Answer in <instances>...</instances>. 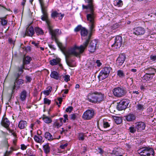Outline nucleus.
I'll return each instance as SVG.
<instances>
[{"instance_id": "nucleus-1", "label": "nucleus", "mask_w": 156, "mask_h": 156, "mask_svg": "<svg viewBox=\"0 0 156 156\" xmlns=\"http://www.w3.org/2000/svg\"><path fill=\"white\" fill-rule=\"evenodd\" d=\"M91 35L90 34H89L88 38L86 39L85 42L83 44V45H80V47L75 46L63 52V54L65 56L66 63L70 67H73L72 64L73 60H68V59L72 56H77L83 52L84 50L87 46Z\"/></svg>"}, {"instance_id": "nucleus-2", "label": "nucleus", "mask_w": 156, "mask_h": 156, "mask_svg": "<svg viewBox=\"0 0 156 156\" xmlns=\"http://www.w3.org/2000/svg\"><path fill=\"white\" fill-rule=\"evenodd\" d=\"M85 2L88 3L87 5H82L83 9H86L87 12H89L87 15V18L88 21L89 26L90 34H92L93 32L95 30L94 29L95 26V16L94 13V0H84Z\"/></svg>"}, {"instance_id": "nucleus-3", "label": "nucleus", "mask_w": 156, "mask_h": 156, "mask_svg": "<svg viewBox=\"0 0 156 156\" xmlns=\"http://www.w3.org/2000/svg\"><path fill=\"white\" fill-rule=\"evenodd\" d=\"M87 99L92 103H99L103 100L104 96L101 93L95 92L90 93L87 96Z\"/></svg>"}, {"instance_id": "nucleus-4", "label": "nucleus", "mask_w": 156, "mask_h": 156, "mask_svg": "<svg viewBox=\"0 0 156 156\" xmlns=\"http://www.w3.org/2000/svg\"><path fill=\"white\" fill-rule=\"evenodd\" d=\"M46 16L45 15H42L41 16V19L43 21H45L47 23L48 28L49 32L51 34L52 39L56 40V35L57 34H61V31L59 32V30L58 29H56L53 30L52 27L51 26L50 23V22L48 18L47 13L46 14Z\"/></svg>"}, {"instance_id": "nucleus-5", "label": "nucleus", "mask_w": 156, "mask_h": 156, "mask_svg": "<svg viewBox=\"0 0 156 156\" xmlns=\"http://www.w3.org/2000/svg\"><path fill=\"white\" fill-rule=\"evenodd\" d=\"M112 92L114 96L118 98L124 96L127 93L126 88L122 86L115 87L112 90Z\"/></svg>"}, {"instance_id": "nucleus-6", "label": "nucleus", "mask_w": 156, "mask_h": 156, "mask_svg": "<svg viewBox=\"0 0 156 156\" xmlns=\"http://www.w3.org/2000/svg\"><path fill=\"white\" fill-rule=\"evenodd\" d=\"M138 153L141 156H154V149L149 147H143L137 151Z\"/></svg>"}, {"instance_id": "nucleus-7", "label": "nucleus", "mask_w": 156, "mask_h": 156, "mask_svg": "<svg viewBox=\"0 0 156 156\" xmlns=\"http://www.w3.org/2000/svg\"><path fill=\"white\" fill-rule=\"evenodd\" d=\"M95 111L92 109L87 110L83 113L82 118L85 120H89L94 117L95 115Z\"/></svg>"}, {"instance_id": "nucleus-8", "label": "nucleus", "mask_w": 156, "mask_h": 156, "mask_svg": "<svg viewBox=\"0 0 156 156\" xmlns=\"http://www.w3.org/2000/svg\"><path fill=\"white\" fill-rule=\"evenodd\" d=\"M129 101L128 99L122 100L117 105V109L119 111H122L126 108L129 104Z\"/></svg>"}, {"instance_id": "nucleus-9", "label": "nucleus", "mask_w": 156, "mask_h": 156, "mask_svg": "<svg viewBox=\"0 0 156 156\" xmlns=\"http://www.w3.org/2000/svg\"><path fill=\"white\" fill-rule=\"evenodd\" d=\"M122 44V37L118 36L115 37L114 43L112 45V47H114L117 48L120 47Z\"/></svg>"}, {"instance_id": "nucleus-10", "label": "nucleus", "mask_w": 156, "mask_h": 156, "mask_svg": "<svg viewBox=\"0 0 156 156\" xmlns=\"http://www.w3.org/2000/svg\"><path fill=\"white\" fill-rule=\"evenodd\" d=\"M24 83V80L21 79H16L14 83V85L12 88V94H13L15 91L16 87L18 88L20 87V86Z\"/></svg>"}, {"instance_id": "nucleus-11", "label": "nucleus", "mask_w": 156, "mask_h": 156, "mask_svg": "<svg viewBox=\"0 0 156 156\" xmlns=\"http://www.w3.org/2000/svg\"><path fill=\"white\" fill-rule=\"evenodd\" d=\"M145 32V29L141 27H135L133 29V34L137 36L143 35Z\"/></svg>"}, {"instance_id": "nucleus-12", "label": "nucleus", "mask_w": 156, "mask_h": 156, "mask_svg": "<svg viewBox=\"0 0 156 156\" xmlns=\"http://www.w3.org/2000/svg\"><path fill=\"white\" fill-rule=\"evenodd\" d=\"M135 126L137 131H141L145 129L146 125L144 123L142 122H137L134 123Z\"/></svg>"}, {"instance_id": "nucleus-13", "label": "nucleus", "mask_w": 156, "mask_h": 156, "mask_svg": "<svg viewBox=\"0 0 156 156\" xmlns=\"http://www.w3.org/2000/svg\"><path fill=\"white\" fill-rule=\"evenodd\" d=\"M126 58L125 54L120 55L116 61V64L118 66H121L124 63Z\"/></svg>"}, {"instance_id": "nucleus-14", "label": "nucleus", "mask_w": 156, "mask_h": 156, "mask_svg": "<svg viewBox=\"0 0 156 156\" xmlns=\"http://www.w3.org/2000/svg\"><path fill=\"white\" fill-rule=\"evenodd\" d=\"M97 43V42L96 40H92L90 42L88 47L90 52L93 53L95 51Z\"/></svg>"}, {"instance_id": "nucleus-15", "label": "nucleus", "mask_w": 156, "mask_h": 156, "mask_svg": "<svg viewBox=\"0 0 156 156\" xmlns=\"http://www.w3.org/2000/svg\"><path fill=\"white\" fill-rule=\"evenodd\" d=\"M28 94L27 91L23 90L19 94V98L21 101H25L26 99Z\"/></svg>"}, {"instance_id": "nucleus-16", "label": "nucleus", "mask_w": 156, "mask_h": 156, "mask_svg": "<svg viewBox=\"0 0 156 156\" xmlns=\"http://www.w3.org/2000/svg\"><path fill=\"white\" fill-rule=\"evenodd\" d=\"M2 125L7 129L8 130L9 128V126L10 124L9 121L6 118H2L1 122Z\"/></svg>"}, {"instance_id": "nucleus-17", "label": "nucleus", "mask_w": 156, "mask_h": 156, "mask_svg": "<svg viewBox=\"0 0 156 156\" xmlns=\"http://www.w3.org/2000/svg\"><path fill=\"white\" fill-rule=\"evenodd\" d=\"M39 3L40 4L42 12L43 14V15H45V16H46V14L47 13L45 9L44 8V0H38ZM34 0H29L30 2L32 4V2Z\"/></svg>"}, {"instance_id": "nucleus-18", "label": "nucleus", "mask_w": 156, "mask_h": 156, "mask_svg": "<svg viewBox=\"0 0 156 156\" xmlns=\"http://www.w3.org/2000/svg\"><path fill=\"white\" fill-rule=\"evenodd\" d=\"M64 14H62L61 13H58L56 11H54L52 12L51 14V16L54 19L55 17L58 18L59 20H61L64 16Z\"/></svg>"}, {"instance_id": "nucleus-19", "label": "nucleus", "mask_w": 156, "mask_h": 156, "mask_svg": "<svg viewBox=\"0 0 156 156\" xmlns=\"http://www.w3.org/2000/svg\"><path fill=\"white\" fill-rule=\"evenodd\" d=\"M34 32L33 27L31 26L27 28L25 34L29 36H32L34 34Z\"/></svg>"}, {"instance_id": "nucleus-20", "label": "nucleus", "mask_w": 156, "mask_h": 156, "mask_svg": "<svg viewBox=\"0 0 156 156\" xmlns=\"http://www.w3.org/2000/svg\"><path fill=\"white\" fill-rule=\"evenodd\" d=\"M37 134L38 135H35L34 137V139L35 141L38 143H41L44 141H43V138L42 136H41L40 135L41 134V133H39V132L38 131L37 132Z\"/></svg>"}, {"instance_id": "nucleus-21", "label": "nucleus", "mask_w": 156, "mask_h": 156, "mask_svg": "<svg viewBox=\"0 0 156 156\" xmlns=\"http://www.w3.org/2000/svg\"><path fill=\"white\" fill-rule=\"evenodd\" d=\"M18 127L20 129H23L26 128L27 126V122L24 120H21L19 122L18 124Z\"/></svg>"}, {"instance_id": "nucleus-22", "label": "nucleus", "mask_w": 156, "mask_h": 156, "mask_svg": "<svg viewBox=\"0 0 156 156\" xmlns=\"http://www.w3.org/2000/svg\"><path fill=\"white\" fill-rule=\"evenodd\" d=\"M44 153L46 154H48L51 151V147L48 143L46 144L43 147Z\"/></svg>"}, {"instance_id": "nucleus-23", "label": "nucleus", "mask_w": 156, "mask_h": 156, "mask_svg": "<svg viewBox=\"0 0 156 156\" xmlns=\"http://www.w3.org/2000/svg\"><path fill=\"white\" fill-rule=\"evenodd\" d=\"M108 75L101 71L98 76V77L99 80H102L107 77Z\"/></svg>"}, {"instance_id": "nucleus-24", "label": "nucleus", "mask_w": 156, "mask_h": 156, "mask_svg": "<svg viewBox=\"0 0 156 156\" xmlns=\"http://www.w3.org/2000/svg\"><path fill=\"white\" fill-rule=\"evenodd\" d=\"M125 117L126 120L128 121H132L136 119L135 116L132 114H129L126 116Z\"/></svg>"}, {"instance_id": "nucleus-25", "label": "nucleus", "mask_w": 156, "mask_h": 156, "mask_svg": "<svg viewBox=\"0 0 156 156\" xmlns=\"http://www.w3.org/2000/svg\"><path fill=\"white\" fill-rule=\"evenodd\" d=\"M42 118L44 122L46 123H50L52 122L51 119L50 118L46 116L45 115H43Z\"/></svg>"}, {"instance_id": "nucleus-26", "label": "nucleus", "mask_w": 156, "mask_h": 156, "mask_svg": "<svg viewBox=\"0 0 156 156\" xmlns=\"http://www.w3.org/2000/svg\"><path fill=\"white\" fill-rule=\"evenodd\" d=\"M51 77L56 80H58L59 78V75L58 73L56 71H54L51 73L50 75Z\"/></svg>"}, {"instance_id": "nucleus-27", "label": "nucleus", "mask_w": 156, "mask_h": 156, "mask_svg": "<svg viewBox=\"0 0 156 156\" xmlns=\"http://www.w3.org/2000/svg\"><path fill=\"white\" fill-rule=\"evenodd\" d=\"M44 137L49 141H51L54 140V138L51 133L49 132H46L44 134Z\"/></svg>"}, {"instance_id": "nucleus-28", "label": "nucleus", "mask_w": 156, "mask_h": 156, "mask_svg": "<svg viewBox=\"0 0 156 156\" xmlns=\"http://www.w3.org/2000/svg\"><path fill=\"white\" fill-rule=\"evenodd\" d=\"M61 61V59L59 58L53 59L50 61V64L52 66L58 64Z\"/></svg>"}, {"instance_id": "nucleus-29", "label": "nucleus", "mask_w": 156, "mask_h": 156, "mask_svg": "<svg viewBox=\"0 0 156 156\" xmlns=\"http://www.w3.org/2000/svg\"><path fill=\"white\" fill-rule=\"evenodd\" d=\"M31 60V58L29 56H27L23 59V65L24 66L25 64H27L29 63Z\"/></svg>"}, {"instance_id": "nucleus-30", "label": "nucleus", "mask_w": 156, "mask_h": 156, "mask_svg": "<svg viewBox=\"0 0 156 156\" xmlns=\"http://www.w3.org/2000/svg\"><path fill=\"white\" fill-rule=\"evenodd\" d=\"M111 69V68L109 66L105 67L101 71L108 75L110 73Z\"/></svg>"}, {"instance_id": "nucleus-31", "label": "nucleus", "mask_w": 156, "mask_h": 156, "mask_svg": "<svg viewBox=\"0 0 156 156\" xmlns=\"http://www.w3.org/2000/svg\"><path fill=\"white\" fill-rule=\"evenodd\" d=\"M34 30L37 35H43L44 33L41 29L39 27H36L34 29Z\"/></svg>"}, {"instance_id": "nucleus-32", "label": "nucleus", "mask_w": 156, "mask_h": 156, "mask_svg": "<svg viewBox=\"0 0 156 156\" xmlns=\"http://www.w3.org/2000/svg\"><path fill=\"white\" fill-rule=\"evenodd\" d=\"M80 33L82 37H85L88 34V31L85 28L83 27L80 31Z\"/></svg>"}, {"instance_id": "nucleus-33", "label": "nucleus", "mask_w": 156, "mask_h": 156, "mask_svg": "<svg viewBox=\"0 0 156 156\" xmlns=\"http://www.w3.org/2000/svg\"><path fill=\"white\" fill-rule=\"evenodd\" d=\"M143 79L147 81L150 79L152 78L151 75L149 74V73H146V74L142 77Z\"/></svg>"}, {"instance_id": "nucleus-34", "label": "nucleus", "mask_w": 156, "mask_h": 156, "mask_svg": "<svg viewBox=\"0 0 156 156\" xmlns=\"http://www.w3.org/2000/svg\"><path fill=\"white\" fill-rule=\"evenodd\" d=\"M0 21L1 22V24L4 26L6 25L8 23V20H6L5 17L0 18Z\"/></svg>"}, {"instance_id": "nucleus-35", "label": "nucleus", "mask_w": 156, "mask_h": 156, "mask_svg": "<svg viewBox=\"0 0 156 156\" xmlns=\"http://www.w3.org/2000/svg\"><path fill=\"white\" fill-rule=\"evenodd\" d=\"M117 75L119 77L121 78L124 77L125 76V75L123 71L121 70H118L117 72Z\"/></svg>"}, {"instance_id": "nucleus-36", "label": "nucleus", "mask_w": 156, "mask_h": 156, "mask_svg": "<svg viewBox=\"0 0 156 156\" xmlns=\"http://www.w3.org/2000/svg\"><path fill=\"white\" fill-rule=\"evenodd\" d=\"M145 106L143 104L138 103L136 105V108L139 110H143L145 109Z\"/></svg>"}, {"instance_id": "nucleus-37", "label": "nucleus", "mask_w": 156, "mask_h": 156, "mask_svg": "<svg viewBox=\"0 0 156 156\" xmlns=\"http://www.w3.org/2000/svg\"><path fill=\"white\" fill-rule=\"evenodd\" d=\"M146 71H148L150 72V73H149V74L151 75H154V73L155 72V69L153 68L150 67V68H148L145 69Z\"/></svg>"}, {"instance_id": "nucleus-38", "label": "nucleus", "mask_w": 156, "mask_h": 156, "mask_svg": "<svg viewBox=\"0 0 156 156\" xmlns=\"http://www.w3.org/2000/svg\"><path fill=\"white\" fill-rule=\"evenodd\" d=\"M48 90L44 91V94L46 95H48L51 92L52 88L51 87H49L47 88Z\"/></svg>"}, {"instance_id": "nucleus-39", "label": "nucleus", "mask_w": 156, "mask_h": 156, "mask_svg": "<svg viewBox=\"0 0 156 156\" xmlns=\"http://www.w3.org/2000/svg\"><path fill=\"white\" fill-rule=\"evenodd\" d=\"M62 125V124L59 123L58 122V120H57L55 122H54L53 125V126L55 128H58L60 127Z\"/></svg>"}, {"instance_id": "nucleus-40", "label": "nucleus", "mask_w": 156, "mask_h": 156, "mask_svg": "<svg viewBox=\"0 0 156 156\" xmlns=\"http://www.w3.org/2000/svg\"><path fill=\"white\" fill-rule=\"evenodd\" d=\"M103 126L104 128H110V123H109L108 122H105L104 120Z\"/></svg>"}, {"instance_id": "nucleus-41", "label": "nucleus", "mask_w": 156, "mask_h": 156, "mask_svg": "<svg viewBox=\"0 0 156 156\" xmlns=\"http://www.w3.org/2000/svg\"><path fill=\"white\" fill-rule=\"evenodd\" d=\"M24 69V66L23 64L20 67H18V72L20 73V74H22L24 71L23 69Z\"/></svg>"}, {"instance_id": "nucleus-42", "label": "nucleus", "mask_w": 156, "mask_h": 156, "mask_svg": "<svg viewBox=\"0 0 156 156\" xmlns=\"http://www.w3.org/2000/svg\"><path fill=\"white\" fill-rule=\"evenodd\" d=\"M85 134L83 133H80L79 134L78 138L79 140H83L84 139Z\"/></svg>"}, {"instance_id": "nucleus-43", "label": "nucleus", "mask_w": 156, "mask_h": 156, "mask_svg": "<svg viewBox=\"0 0 156 156\" xmlns=\"http://www.w3.org/2000/svg\"><path fill=\"white\" fill-rule=\"evenodd\" d=\"M145 26L147 27V28L150 30H151L153 29L152 27V24L150 23H147L145 24Z\"/></svg>"}, {"instance_id": "nucleus-44", "label": "nucleus", "mask_w": 156, "mask_h": 156, "mask_svg": "<svg viewBox=\"0 0 156 156\" xmlns=\"http://www.w3.org/2000/svg\"><path fill=\"white\" fill-rule=\"evenodd\" d=\"M136 129L133 126H131L129 127V130L132 133H134L136 131Z\"/></svg>"}, {"instance_id": "nucleus-45", "label": "nucleus", "mask_w": 156, "mask_h": 156, "mask_svg": "<svg viewBox=\"0 0 156 156\" xmlns=\"http://www.w3.org/2000/svg\"><path fill=\"white\" fill-rule=\"evenodd\" d=\"M116 5L118 6H121L123 5L122 2L121 0H119L116 1Z\"/></svg>"}, {"instance_id": "nucleus-46", "label": "nucleus", "mask_w": 156, "mask_h": 156, "mask_svg": "<svg viewBox=\"0 0 156 156\" xmlns=\"http://www.w3.org/2000/svg\"><path fill=\"white\" fill-rule=\"evenodd\" d=\"M51 102V101L47 98H44V103L45 104H48L49 105Z\"/></svg>"}, {"instance_id": "nucleus-47", "label": "nucleus", "mask_w": 156, "mask_h": 156, "mask_svg": "<svg viewBox=\"0 0 156 156\" xmlns=\"http://www.w3.org/2000/svg\"><path fill=\"white\" fill-rule=\"evenodd\" d=\"M83 27H82L81 25H79L75 28L74 31L76 32H77L80 30L81 31Z\"/></svg>"}, {"instance_id": "nucleus-48", "label": "nucleus", "mask_w": 156, "mask_h": 156, "mask_svg": "<svg viewBox=\"0 0 156 156\" xmlns=\"http://www.w3.org/2000/svg\"><path fill=\"white\" fill-rule=\"evenodd\" d=\"M12 151L10 150V151H6L4 153V155L5 156H9L12 153Z\"/></svg>"}, {"instance_id": "nucleus-49", "label": "nucleus", "mask_w": 156, "mask_h": 156, "mask_svg": "<svg viewBox=\"0 0 156 156\" xmlns=\"http://www.w3.org/2000/svg\"><path fill=\"white\" fill-rule=\"evenodd\" d=\"M73 107L72 106H69L66 108V112H67L70 113L73 110Z\"/></svg>"}, {"instance_id": "nucleus-50", "label": "nucleus", "mask_w": 156, "mask_h": 156, "mask_svg": "<svg viewBox=\"0 0 156 156\" xmlns=\"http://www.w3.org/2000/svg\"><path fill=\"white\" fill-rule=\"evenodd\" d=\"M69 116L71 119L73 120H75L76 117V115L75 114H71Z\"/></svg>"}, {"instance_id": "nucleus-51", "label": "nucleus", "mask_w": 156, "mask_h": 156, "mask_svg": "<svg viewBox=\"0 0 156 156\" xmlns=\"http://www.w3.org/2000/svg\"><path fill=\"white\" fill-rule=\"evenodd\" d=\"M64 80L66 82H68L70 80V76L68 75H66L64 76Z\"/></svg>"}, {"instance_id": "nucleus-52", "label": "nucleus", "mask_w": 156, "mask_h": 156, "mask_svg": "<svg viewBox=\"0 0 156 156\" xmlns=\"http://www.w3.org/2000/svg\"><path fill=\"white\" fill-rule=\"evenodd\" d=\"M115 122L117 124H119L121 123L122 121L121 119L117 118L115 119Z\"/></svg>"}, {"instance_id": "nucleus-53", "label": "nucleus", "mask_w": 156, "mask_h": 156, "mask_svg": "<svg viewBox=\"0 0 156 156\" xmlns=\"http://www.w3.org/2000/svg\"><path fill=\"white\" fill-rule=\"evenodd\" d=\"M25 78L27 82H30L32 80V78L28 76H26Z\"/></svg>"}, {"instance_id": "nucleus-54", "label": "nucleus", "mask_w": 156, "mask_h": 156, "mask_svg": "<svg viewBox=\"0 0 156 156\" xmlns=\"http://www.w3.org/2000/svg\"><path fill=\"white\" fill-rule=\"evenodd\" d=\"M58 46L59 47V48H60V49L62 50L63 51V52L64 51H63L64 48L62 46V44L61 43H58Z\"/></svg>"}, {"instance_id": "nucleus-55", "label": "nucleus", "mask_w": 156, "mask_h": 156, "mask_svg": "<svg viewBox=\"0 0 156 156\" xmlns=\"http://www.w3.org/2000/svg\"><path fill=\"white\" fill-rule=\"evenodd\" d=\"M8 130L9 131V132L12 133V134L15 137H16V134L15 133L13 132V130H12L10 129H8Z\"/></svg>"}, {"instance_id": "nucleus-56", "label": "nucleus", "mask_w": 156, "mask_h": 156, "mask_svg": "<svg viewBox=\"0 0 156 156\" xmlns=\"http://www.w3.org/2000/svg\"><path fill=\"white\" fill-rule=\"evenodd\" d=\"M68 145V144L66 143L64 144L61 145L60 146V147L62 149H64Z\"/></svg>"}, {"instance_id": "nucleus-57", "label": "nucleus", "mask_w": 156, "mask_h": 156, "mask_svg": "<svg viewBox=\"0 0 156 156\" xmlns=\"http://www.w3.org/2000/svg\"><path fill=\"white\" fill-rule=\"evenodd\" d=\"M27 147V146H25L24 144H22L21 145V149L23 150H26Z\"/></svg>"}, {"instance_id": "nucleus-58", "label": "nucleus", "mask_w": 156, "mask_h": 156, "mask_svg": "<svg viewBox=\"0 0 156 156\" xmlns=\"http://www.w3.org/2000/svg\"><path fill=\"white\" fill-rule=\"evenodd\" d=\"M83 152L85 153L87 151V147L84 146L82 147Z\"/></svg>"}, {"instance_id": "nucleus-59", "label": "nucleus", "mask_w": 156, "mask_h": 156, "mask_svg": "<svg viewBox=\"0 0 156 156\" xmlns=\"http://www.w3.org/2000/svg\"><path fill=\"white\" fill-rule=\"evenodd\" d=\"M96 63L97 64V66L98 67L100 66L102 64L100 62V60H99L96 61Z\"/></svg>"}, {"instance_id": "nucleus-60", "label": "nucleus", "mask_w": 156, "mask_h": 156, "mask_svg": "<svg viewBox=\"0 0 156 156\" xmlns=\"http://www.w3.org/2000/svg\"><path fill=\"white\" fill-rule=\"evenodd\" d=\"M22 74H20V73H17V74L16 75V79H19V78Z\"/></svg>"}, {"instance_id": "nucleus-61", "label": "nucleus", "mask_w": 156, "mask_h": 156, "mask_svg": "<svg viewBox=\"0 0 156 156\" xmlns=\"http://www.w3.org/2000/svg\"><path fill=\"white\" fill-rule=\"evenodd\" d=\"M32 44H34L35 46H36L37 48H39V45L38 43H36L35 42L32 41Z\"/></svg>"}, {"instance_id": "nucleus-62", "label": "nucleus", "mask_w": 156, "mask_h": 156, "mask_svg": "<svg viewBox=\"0 0 156 156\" xmlns=\"http://www.w3.org/2000/svg\"><path fill=\"white\" fill-rule=\"evenodd\" d=\"M129 93H131V94H139V92L138 91H130Z\"/></svg>"}, {"instance_id": "nucleus-63", "label": "nucleus", "mask_w": 156, "mask_h": 156, "mask_svg": "<svg viewBox=\"0 0 156 156\" xmlns=\"http://www.w3.org/2000/svg\"><path fill=\"white\" fill-rule=\"evenodd\" d=\"M58 100L59 101V103L60 104H61L62 102V98H58Z\"/></svg>"}, {"instance_id": "nucleus-64", "label": "nucleus", "mask_w": 156, "mask_h": 156, "mask_svg": "<svg viewBox=\"0 0 156 156\" xmlns=\"http://www.w3.org/2000/svg\"><path fill=\"white\" fill-rule=\"evenodd\" d=\"M151 59L154 61L156 59V56H151Z\"/></svg>"}]
</instances>
